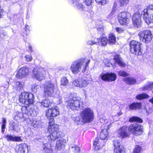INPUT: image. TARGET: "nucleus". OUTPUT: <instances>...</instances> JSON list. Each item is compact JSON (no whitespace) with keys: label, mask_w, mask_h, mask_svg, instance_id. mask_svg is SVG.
I'll use <instances>...</instances> for the list:
<instances>
[{"label":"nucleus","mask_w":153,"mask_h":153,"mask_svg":"<svg viewBox=\"0 0 153 153\" xmlns=\"http://www.w3.org/2000/svg\"><path fill=\"white\" fill-rule=\"evenodd\" d=\"M94 113L93 111L90 108H87L82 111L79 117H77L76 120L81 121L83 123H89L91 122L94 119Z\"/></svg>","instance_id":"1"},{"label":"nucleus","mask_w":153,"mask_h":153,"mask_svg":"<svg viewBox=\"0 0 153 153\" xmlns=\"http://www.w3.org/2000/svg\"><path fill=\"white\" fill-rule=\"evenodd\" d=\"M90 62V60H88L86 62L83 59H79L74 61L71 68L72 72L74 74H77L80 71L82 68H83L82 72H84L85 71L86 68Z\"/></svg>","instance_id":"2"},{"label":"nucleus","mask_w":153,"mask_h":153,"mask_svg":"<svg viewBox=\"0 0 153 153\" xmlns=\"http://www.w3.org/2000/svg\"><path fill=\"white\" fill-rule=\"evenodd\" d=\"M67 107L69 109L80 110L83 108V102L79 98L73 97L71 98L66 102Z\"/></svg>","instance_id":"3"},{"label":"nucleus","mask_w":153,"mask_h":153,"mask_svg":"<svg viewBox=\"0 0 153 153\" xmlns=\"http://www.w3.org/2000/svg\"><path fill=\"white\" fill-rule=\"evenodd\" d=\"M58 128V125L55 124L48 126V132L50 134L48 136L47 138L49 141L54 140L61 137V132L57 130Z\"/></svg>","instance_id":"4"},{"label":"nucleus","mask_w":153,"mask_h":153,"mask_svg":"<svg viewBox=\"0 0 153 153\" xmlns=\"http://www.w3.org/2000/svg\"><path fill=\"white\" fill-rule=\"evenodd\" d=\"M144 11L143 10H139L138 12H137L136 13H134L132 17V21L133 27L135 28H140L141 26L142 25V21L141 19V15H143L144 19L145 20V22L148 24H149L152 22H150L149 23H147L146 22V19H147L146 16H144V15L142 14V11Z\"/></svg>","instance_id":"5"},{"label":"nucleus","mask_w":153,"mask_h":153,"mask_svg":"<svg viewBox=\"0 0 153 153\" xmlns=\"http://www.w3.org/2000/svg\"><path fill=\"white\" fill-rule=\"evenodd\" d=\"M34 97L33 94L26 92H22L19 96L20 103L25 105H28L33 102Z\"/></svg>","instance_id":"6"},{"label":"nucleus","mask_w":153,"mask_h":153,"mask_svg":"<svg viewBox=\"0 0 153 153\" xmlns=\"http://www.w3.org/2000/svg\"><path fill=\"white\" fill-rule=\"evenodd\" d=\"M142 43L137 41L133 40L130 43V51L131 53L136 55L142 54L141 49Z\"/></svg>","instance_id":"7"},{"label":"nucleus","mask_w":153,"mask_h":153,"mask_svg":"<svg viewBox=\"0 0 153 153\" xmlns=\"http://www.w3.org/2000/svg\"><path fill=\"white\" fill-rule=\"evenodd\" d=\"M56 87L51 81L46 82L44 86V94L45 96H51L54 93Z\"/></svg>","instance_id":"8"},{"label":"nucleus","mask_w":153,"mask_h":153,"mask_svg":"<svg viewBox=\"0 0 153 153\" xmlns=\"http://www.w3.org/2000/svg\"><path fill=\"white\" fill-rule=\"evenodd\" d=\"M138 35L140 41L146 43L150 41L153 37L151 31L149 30L141 31Z\"/></svg>","instance_id":"9"},{"label":"nucleus","mask_w":153,"mask_h":153,"mask_svg":"<svg viewBox=\"0 0 153 153\" xmlns=\"http://www.w3.org/2000/svg\"><path fill=\"white\" fill-rule=\"evenodd\" d=\"M130 132L134 135L137 136L141 135L144 131L143 126L140 124H131L129 126Z\"/></svg>","instance_id":"10"},{"label":"nucleus","mask_w":153,"mask_h":153,"mask_svg":"<svg viewBox=\"0 0 153 153\" xmlns=\"http://www.w3.org/2000/svg\"><path fill=\"white\" fill-rule=\"evenodd\" d=\"M142 13L147 18L146 19L147 23L153 22V5H149Z\"/></svg>","instance_id":"11"},{"label":"nucleus","mask_w":153,"mask_h":153,"mask_svg":"<svg viewBox=\"0 0 153 153\" xmlns=\"http://www.w3.org/2000/svg\"><path fill=\"white\" fill-rule=\"evenodd\" d=\"M22 113L17 112L14 117V119L16 121L18 120L23 117V114L28 115H32L33 112L32 109L29 106H23L22 109Z\"/></svg>","instance_id":"12"},{"label":"nucleus","mask_w":153,"mask_h":153,"mask_svg":"<svg viewBox=\"0 0 153 153\" xmlns=\"http://www.w3.org/2000/svg\"><path fill=\"white\" fill-rule=\"evenodd\" d=\"M130 16V14L129 13L126 11H123L120 13L118 16L119 23L123 25H127L129 21V19Z\"/></svg>","instance_id":"13"},{"label":"nucleus","mask_w":153,"mask_h":153,"mask_svg":"<svg viewBox=\"0 0 153 153\" xmlns=\"http://www.w3.org/2000/svg\"><path fill=\"white\" fill-rule=\"evenodd\" d=\"M31 71V70L28 67L24 66L21 67L18 70L16 76L19 78L22 79L28 75Z\"/></svg>","instance_id":"14"},{"label":"nucleus","mask_w":153,"mask_h":153,"mask_svg":"<svg viewBox=\"0 0 153 153\" xmlns=\"http://www.w3.org/2000/svg\"><path fill=\"white\" fill-rule=\"evenodd\" d=\"M100 76L103 81L108 82L114 81L117 79L116 74L114 73H102Z\"/></svg>","instance_id":"15"},{"label":"nucleus","mask_w":153,"mask_h":153,"mask_svg":"<svg viewBox=\"0 0 153 153\" xmlns=\"http://www.w3.org/2000/svg\"><path fill=\"white\" fill-rule=\"evenodd\" d=\"M73 84L76 86L82 88L87 86L88 84V82L86 78L83 77L74 80L73 82Z\"/></svg>","instance_id":"16"},{"label":"nucleus","mask_w":153,"mask_h":153,"mask_svg":"<svg viewBox=\"0 0 153 153\" xmlns=\"http://www.w3.org/2000/svg\"><path fill=\"white\" fill-rule=\"evenodd\" d=\"M113 144L114 149V153H124L123 146L121 145L120 141L117 139L113 140Z\"/></svg>","instance_id":"17"},{"label":"nucleus","mask_w":153,"mask_h":153,"mask_svg":"<svg viewBox=\"0 0 153 153\" xmlns=\"http://www.w3.org/2000/svg\"><path fill=\"white\" fill-rule=\"evenodd\" d=\"M130 133L129 127L124 126L119 129L118 137H122V138L127 137L130 135Z\"/></svg>","instance_id":"18"},{"label":"nucleus","mask_w":153,"mask_h":153,"mask_svg":"<svg viewBox=\"0 0 153 153\" xmlns=\"http://www.w3.org/2000/svg\"><path fill=\"white\" fill-rule=\"evenodd\" d=\"M44 71L42 68H34L33 70V74L34 76L37 79L41 80L44 77Z\"/></svg>","instance_id":"19"},{"label":"nucleus","mask_w":153,"mask_h":153,"mask_svg":"<svg viewBox=\"0 0 153 153\" xmlns=\"http://www.w3.org/2000/svg\"><path fill=\"white\" fill-rule=\"evenodd\" d=\"M15 150L17 153H27L28 146L25 143L18 145L16 146Z\"/></svg>","instance_id":"20"},{"label":"nucleus","mask_w":153,"mask_h":153,"mask_svg":"<svg viewBox=\"0 0 153 153\" xmlns=\"http://www.w3.org/2000/svg\"><path fill=\"white\" fill-rule=\"evenodd\" d=\"M113 60L114 61V64H117L120 67L125 68L126 66V63L124 62L122 57L120 55L116 54L114 55Z\"/></svg>","instance_id":"21"},{"label":"nucleus","mask_w":153,"mask_h":153,"mask_svg":"<svg viewBox=\"0 0 153 153\" xmlns=\"http://www.w3.org/2000/svg\"><path fill=\"white\" fill-rule=\"evenodd\" d=\"M4 137L8 142H18L22 140L21 137L16 136L11 134H7Z\"/></svg>","instance_id":"22"},{"label":"nucleus","mask_w":153,"mask_h":153,"mask_svg":"<svg viewBox=\"0 0 153 153\" xmlns=\"http://www.w3.org/2000/svg\"><path fill=\"white\" fill-rule=\"evenodd\" d=\"M43 149L42 150L43 153H52L51 144L50 143H46L43 144L42 146Z\"/></svg>","instance_id":"23"},{"label":"nucleus","mask_w":153,"mask_h":153,"mask_svg":"<svg viewBox=\"0 0 153 153\" xmlns=\"http://www.w3.org/2000/svg\"><path fill=\"white\" fill-rule=\"evenodd\" d=\"M66 143V140L64 139H61L58 140L56 143V147L58 150H60L63 148Z\"/></svg>","instance_id":"24"},{"label":"nucleus","mask_w":153,"mask_h":153,"mask_svg":"<svg viewBox=\"0 0 153 153\" xmlns=\"http://www.w3.org/2000/svg\"><path fill=\"white\" fill-rule=\"evenodd\" d=\"M108 126L105 127V128L101 130L100 134V137L101 140H105L108 135V133L107 129L108 128Z\"/></svg>","instance_id":"25"},{"label":"nucleus","mask_w":153,"mask_h":153,"mask_svg":"<svg viewBox=\"0 0 153 153\" xmlns=\"http://www.w3.org/2000/svg\"><path fill=\"white\" fill-rule=\"evenodd\" d=\"M108 43L110 44H114L116 43V38L113 33H110L109 34L108 39Z\"/></svg>","instance_id":"26"},{"label":"nucleus","mask_w":153,"mask_h":153,"mask_svg":"<svg viewBox=\"0 0 153 153\" xmlns=\"http://www.w3.org/2000/svg\"><path fill=\"white\" fill-rule=\"evenodd\" d=\"M129 108L131 110H136L141 108V103L139 102L133 103L129 106Z\"/></svg>","instance_id":"27"},{"label":"nucleus","mask_w":153,"mask_h":153,"mask_svg":"<svg viewBox=\"0 0 153 153\" xmlns=\"http://www.w3.org/2000/svg\"><path fill=\"white\" fill-rule=\"evenodd\" d=\"M97 42L100 43L102 45L105 46L108 42V39L106 37H102L101 38L97 39Z\"/></svg>","instance_id":"28"},{"label":"nucleus","mask_w":153,"mask_h":153,"mask_svg":"<svg viewBox=\"0 0 153 153\" xmlns=\"http://www.w3.org/2000/svg\"><path fill=\"white\" fill-rule=\"evenodd\" d=\"M15 89L18 91H20L23 89L24 86V83L23 82H16L15 83Z\"/></svg>","instance_id":"29"},{"label":"nucleus","mask_w":153,"mask_h":153,"mask_svg":"<svg viewBox=\"0 0 153 153\" xmlns=\"http://www.w3.org/2000/svg\"><path fill=\"white\" fill-rule=\"evenodd\" d=\"M51 109L52 113V117H56L59 114V109L57 106H55L54 108H52Z\"/></svg>","instance_id":"30"},{"label":"nucleus","mask_w":153,"mask_h":153,"mask_svg":"<svg viewBox=\"0 0 153 153\" xmlns=\"http://www.w3.org/2000/svg\"><path fill=\"white\" fill-rule=\"evenodd\" d=\"M153 88V82H149L147 85L142 88V91H146L147 90H150Z\"/></svg>","instance_id":"31"},{"label":"nucleus","mask_w":153,"mask_h":153,"mask_svg":"<svg viewBox=\"0 0 153 153\" xmlns=\"http://www.w3.org/2000/svg\"><path fill=\"white\" fill-rule=\"evenodd\" d=\"M129 121L131 123L136 122L139 123H142L143 122V121L141 119L135 116H133L130 118Z\"/></svg>","instance_id":"32"},{"label":"nucleus","mask_w":153,"mask_h":153,"mask_svg":"<svg viewBox=\"0 0 153 153\" xmlns=\"http://www.w3.org/2000/svg\"><path fill=\"white\" fill-rule=\"evenodd\" d=\"M39 103L41 104L42 105L45 107H48L51 104V102L48 99H45L41 102H39Z\"/></svg>","instance_id":"33"},{"label":"nucleus","mask_w":153,"mask_h":153,"mask_svg":"<svg viewBox=\"0 0 153 153\" xmlns=\"http://www.w3.org/2000/svg\"><path fill=\"white\" fill-rule=\"evenodd\" d=\"M70 148L71 150L74 153H80V148L79 147L76 146H71Z\"/></svg>","instance_id":"34"},{"label":"nucleus","mask_w":153,"mask_h":153,"mask_svg":"<svg viewBox=\"0 0 153 153\" xmlns=\"http://www.w3.org/2000/svg\"><path fill=\"white\" fill-rule=\"evenodd\" d=\"M149 96L146 94L143 93L139 94L136 96V98L139 100H141L149 97Z\"/></svg>","instance_id":"35"},{"label":"nucleus","mask_w":153,"mask_h":153,"mask_svg":"<svg viewBox=\"0 0 153 153\" xmlns=\"http://www.w3.org/2000/svg\"><path fill=\"white\" fill-rule=\"evenodd\" d=\"M126 82L128 84L133 85L136 82V79L133 78H128L126 79Z\"/></svg>","instance_id":"36"},{"label":"nucleus","mask_w":153,"mask_h":153,"mask_svg":"<svg viewBox=\"0 0 153 153\" xmlns=\"http://www.w3.org/2000/svg\"><path fill=\"white\" fill-rule=\"evenodd\" d=\"M74 4H75L76 6L77 7L78 9H81V10H84V6L81 4L79 3V1L78 0L76 1H74Z\"/></svg>","instance_id":"37"},{"label":"nucleus","mask_w":153,"mask_h":153,"mask_svg":"<svg viewBox=\"0 0 153 153\" xmlns=\"http://www.w3.org/2000/svg\"><path fill=\"white\" fill-rule=\"evenodd\" d=\"M99 140L98 139H96L94 141V146H95V149H99L101 147H102L103 145H102L99 142Z\"/></svg>","instance_id":"38"},{"label":"nucleus","mask_w":153,"mask_h":153,"mask_svg":"<svg viewBox=\"0 0 153 153\" xmlns=\"http://www.w3.org/2000/svg\"><path fill=\"white\" fill-rule=\"evenodd\" d=\"M142 149L141 147L139 145H136L133 153H140Z\"/></svg>","instance_id":"39"},{"label":"nucleus","mask_w":153,"mask_h":153,"mask_svg":"<svg viewBox=\"0 0 153 153\" xmlns=\"http://www.w3.org/2000/svg\"><path fill=\"white\" fill-rule=\"evenodd\" d=\"M40 88V85L35 84L32 86L31 89L33 92H36Z\"/></svg>","instance_id":"40"},{"label":"nucleus","mask_w":153,"mask_h":153,"mask_svg":"<svg viewBox=\"0 0 153 153\" xmlns=\"http://www.w3.org/2000/svg\"><path fill=\"white\" fill-rule=\"evenodd\" d=\"M11 124L12 125L11 127L13 130L16 131L18 129L19 126V123H18L17 122H13Z\"/></svg>","instance_id":"41"},{"label":"nucleus","mask_w":153,"mask_h":153,"mask_svg":"<svg viewBox=\"0 0 153 153\" xmlns=\"http://www.w3.org/2000/svg\"><path fill=\"white\" fill-rule=\"evenodd\" d=\"M68 83V81L66 77H64L61 79V85L65 86L67 85Z\"/></svg>","instance_id":"42"},{"label":"nucleus","mask_w":153,"mask_h":153,"mask_svg":"<svg viewBox=\"0 0 153 153\" xmlns=\"http://www.w3.org/2000/svg\"><path fill=\"white\" fill-rule=\"evenodd\" d=\"M119 76L122 77H126L128 75V74L124 71H120L117 72Z\"/></svg>","instance_id":"43"},{"label":"nucleus","mask_w":153,"mask_h":153,"mask_svg":"<svg viewBox=\"0 0 153 153\" xmlns=\"http://www.w3.org/2000/svg\"><path fill=\"white\" fill-rule=\"evenodd\" d=\"M6 123V119L4 118H3L2 120V123L1 126V132L2 133H4V132Z\"/></svg>","instance_id":"44"},{"label":"nucleus","mask_w":153,"mask_h":153,"mask_svg":"<svg viewBox=\"0 0 153 153\" xmlns=\"http://www.w3.org/2000/svg\"><path fill=\"white\" fill-rule=\"evenodd\" d=\"M46 116L48 118L52 117V113L51 108L46 111Z\"/></svg>","instance_id":"45"},{"label":"nucleus","mask_w":153,"mask_h":153,"mask_svg":"<svg viewBox=\"0 0 153 153\" xmlns=\"http://www.w3.org/2000/svg\"><path fill=\"white\" fill-rule=\"evenodd\" d=\"M95 1L99 4L102 5H104L106 2V0H95Z\"/></svg>","instance_id":"46"},{"label":"nucleus","mask_w":153,"mask_h":153,"mask_svg":"<svg viewBox=\"0 0 153 153\" xmlns=\"http://www.w3.org/2000/svg\"><path fill=\"white\" fill-rule=\"evenodd\" d=\"M105 64L107 67H112L113 68H115L116 67L115 65L114 64H112L111 62H105Z\"/></svg>","instance_id":"47"},{"label":"nucleus","mask_w":153,"mask_h":153,"mask_svg":"<svg viewBox=\"0 0 153 153\" xmlns=\"http://www.w3.org/2000/svg\"><path fill=\"white\" fill-rule=\"evenodd\" d=\"M116 31L119 33H123L124 32V29L121 27H117L116 28Z\"/></svg>","instance_id":"48"},{"label":"nucleus","mask_w":153,"mask_h":153,"mask_svg":"<svg viewBox=\"0 0 153 153\" xmlns=\"http://www.w3.org/2000/svg\"><path fill=\"white\" fill-rule=\"evenodd\" d=\"M129 0H120V2L122 5L126 4L128 2Z\"/></svg>","instance_id":"49"},{"label":"nucleus","mask_w":153,"mask_h":153,"mask_svg":"<svg viewBox=\"0 0 153 153\" xmlns=\"http://www.w3.org/2000/svg\"><path fill=\"white\" fill-rule=\"evenodd\" d=\"M97 30L99 34H103L104 33V30L103 28L99 27L98 28Z\"/></svg>","instance_id":"50"},{"label":"nucleus","mask_w":153,"mask_h":153,"mask_svg":"<svg viewBox=\"0 0 153 153\" xmlns=\"http://www.w3.org/2000/svg\"><path fill=\"white\" fill-rule=\"evenodd\" d=\"M97 42H96L92 41H87V43L88 45H93L94 44L97 45Z\"/></svg>","instance_id":"51"},{"label":"nucleus","mask_w":153,"mask_h":153,"mask_svg":"<svg viewBox=\"0 0 153 153\" xmlns=\"http://www.w3.org/2000/svg\"><path fill=\"white\" fill-rule=\"evenodd\" d=\"M92 0H85V4L87 6H89L92 3Z\"/></svg>","instance_id":"52"},{"label":"nucleus","mask_w":153,"mask_h":153,"mask_svg":"<svg viewBox=\"0 0 153 153\" xmlns=\"http://www.w3.org/2000/svg\"><path fill=\"white\" fill-rule=\"evenodd\" d=\"M26 60L27 61H30L32 59V57L30 55H27L25 56Z\"/></svg>","instance_id":"53"},{"label":"nucleus","mask_w":153,"mask_h":153,"mask_svg":"<svg viewBox=\"0 0 153 153\" xmlns=\"http://www.w3.org/2000/svg\"><path fill=\"white\" fill-rule=\"evenodd\" d=\"M52 117H50L49 120V126H50L51 125H54V124H53L54 123V119Z\"/></svg>","instance_id":"54"},{"label":"nucleus","mask_w":153,"mask_h":153,"mask_svg":"<svg viewBox=\"0 0 153 153\" xmlns=\"http://www.w3.org/2000/svg\"><path fill=\"white\" fill-rule=\"evenodd\" d=\"M105 120V117H103L102 118L100 119V122L102 123H104Z\"/></svg>","instance_id":"55"},{"label":"nucleus","mask_w":153,"mask_h":153,"mask_svg":"<svg viewBox=\"0 0 153 153\" xmlns=\"http://www.w3.org/2000/svg\"><path fill=\"white\" fill-rule=\"evenodd\" d=\"M30 29V27L28 25H26L25 26V31H27V30L29 31H30L29 29Z\"/></svg>","instance_id":"56"},{"label":"nucleus","mask_w":153,"mask_h":153,"mask_svg":"<svg viewBox=\"0 0 153 153\" xmlns=\"http://www.w3.org/2000/svg\"><path fill=\"white\" fill-rule=\"evenodd\" d=\"M29 49L30 51L32 52V47L30 45H29Z\"/></svg>","instance_id":"57"},{"label":"nucleus","mask_w":153,"mask_h":153,"mask_svg":"<svg viewBox=\"0 0 153 153\" xmlns=\"http://www.w3.org/2000/svg\"><path fill=\"white\" fill-rule=\"evenodd\" d=\"M3 13V12L1 9H0V17L1 16L2 14Z\"/></svg>","instance_id":"58"},{"label":"nucleus","mask_w":153,"mask_h":153,"mask_svg":"<svg viewBox=\"0 0 153 153\" xmlns=\"http://www.w3.org/2000/svg\"><path fill=\"white\" fill-rule=\"evenodd\" d=\"M149 101L152 103H153V97L149 100Z\"/></svg>","instance_id":"59"},{"label":"nucleus","mask_w":153,"mask_h":153,"mask_svg":"<svg viewBox=\"0 0 153 153\" xmlns=\"http://www.w3.org/2000/svg\"><path fill=\"white\" fill-rule=\"evenodd\" d=\"M122 114V113L121 112H119L118 114L119 116H120Z\"/></svg>","instance_id":"60"},{"label":"nucleus","mask_w":153,"mask_h":153,"mask_svg":"<svg viewBox=\"0 0 153 153\" xmlns=\"http://www.w3.org/2000/svg\"><path fill=\"white\" fill-rule=\"evenodd\" d=\"M33 126H34V127H36V125H34Z\"/></svg>","instance_id":"61"}]
</instances>
